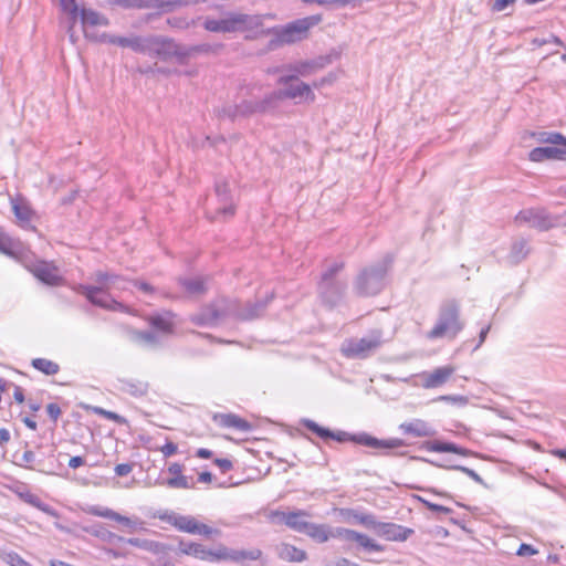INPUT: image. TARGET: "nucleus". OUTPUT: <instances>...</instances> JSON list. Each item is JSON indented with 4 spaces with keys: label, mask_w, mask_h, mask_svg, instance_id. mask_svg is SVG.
<instances>
[{
    "label": "nucleus",
    "mask_w": 566,
    "mask_h": 566,
    "mask_svg": "<svg viewBox=\"0 0 566 566\" xmlns=\"http://www.w3.org/2000/svg\"><path fill=\"white\" fill-rule=\"evenodd\" d=\"M266 306V302L245 303L241 305L235 300L218 297L210 304L203 306L199 312L190 316V322L201 327H213L228 316L240 319H253L261 315Z\"/></svg>",
    "instance_id": "f257e3e1"
},
{
    "label": "nucleus",
    "mask_w": 566,
    "mask_h": 566,
    "mask_svg": "<svg viewBox=\"0 0 566 566\" xmlns=\"http://www.w3.org/2000/svg\"><path fill=\"white\" fill-rule=\"evenodd\" d=\"M301 423L304 428L323 440L332 439L337 442L350 441L359 446L379 450L384 455H389L391 454V450L406 446L405 441L399 438L378 439L367 432H359L354 434L346 431L333 432L328 428L322 427L311 419H303Z\"/></svg>",
    "instance_id": "f03ea898"
},
{
    "label": "nucleus",
    "mask_w": 566,
    "mask_h": 566,
    "mask_svg": "<svg viewBox=\"0 0 566 566\" xmlns=\"http://www.w3.org/2000/svg\"><path fill=\"white\" fill-rule=\"evenodd\" d=\"M465 326L461 318V306L455 300H447L439 307L434 326L428 332L429 339H454Z\"/></svg>",
    "instance_id": "7ed1b4c3"
},
{
    "label": "nucleus",
    "mask_w": 566,
    "mask_h": 566,
    "mask_svg": "<svg viewBox=\"0 0 566 566\" xmlns=\"http://www.w3.org/2000/svg\"><path fill=\"white\" fill-rule=\"evenodd\" d=\"M392 264V256L387 254L375 264L364 268L354 282V290L358 296H374L386 286L387 273Z\"/></svg>",
    "instance_id": "20e7f679"
},
{
    "label": "nucleus",
    "mask_w": 566,
    "mask_h": 566,
    "mask_svg": "<svg viewBox=\"0 0 566 566\" xmlns=\"http://www.w3.org/2000/svg\"><path fill=\"white\" fill-rule=\"evenodd\" d=\"M262 15L229 11L221 19L206 18L203 28L214 33H235L251 31L262 27Z\"/></svg>",
    "instance_id": "39448f33"
},
{
    "label": "nucleus",
    "mask_w": 566,
    "mask_h": 566,
    "mask_svg": "<svg viewBox=\"0 0 566 566\" xmlns=\"http://www.w3.org/2000/svg\"><path fill=\"white\" fill-rule=\"evenodd\" d=\"M322 21L321 14L310 15L297 19L284 27H274L268 30V33L274 34L270 41V49H275L284 44H292L307 38L311 28L317 25Z\"/></svg>",
    "instance_id": "423d86ee"
},
{
    "label": "nucleus",
    "mask_w": 566,
    "mask_h": 566,
    "mask_svg": "<svg viewBox=\"0 0 566 566\" xmlns=\"http://www.w3.org/2000/svg\"><path fill=\"white\" fill-rule=\"evenodd\" d=\"M384 332L379 328L369 331L363 337H350L343 342L340 353L349 359H367L385 344Z\"/></svg>",
    "instance_id": "0eeeda50"
},
{
    "label": "nucleus",
    "mask_w": 566,
    "mask_h": 566,
    "mask_svg": "<svg viewBox=\"0 0 566 566\" xmlns=\"http://www.w3.org/2000/svg\"><path fill=\"white\" fill-rule=\"evenodd\" d=\"M343 261H334L326 265L318 282V293L324 303L336 305L344 296L347 282L337 279V274L344 269Z\"/></svg>",
    "instance_id": "6e6552de"
},
{
    "label": "nucleus",
    "mask_w": 566,
    "mask_h": 566,
    "mask_svg": "<svg viewBox=\"0 0 566 566\" xmlns=\"http://www.w3.org/2000/svg\"><path fill=\"white\" fill-rule=\"evenodd\" d=\"M156 517H158L163 522H166V523L172 525L175 528H177L180 532L202 535L206 537H210L214 534H219L218 530L212 528L207 524L198 522L191 515H181L174 511H165L163 513H158L156 515Z\"/></svg>",
    "instance_id": "1a4fd4ad"
},
{
    "label": "nucleus",
    "mask_w": 566,
    "mask_h": 566,
    "mask_svg": "<svg viewBox=\"0 0 566 566\" xmlns=\"http://www.w3.org/2000/svg\"><path fill=\"white\" fill-rule=\"evenodd\" d=\"M515 221L520 224H528L538 231H548L558 224L559 218L551 214L545 208L536 207L521 210Z\"/></svg>",
    "instance_id": "9d476101"
},
{
    "label": "nucleus",
    "mask_w": 566,
    "mask_h": 566,
    "mask_svg": "<svg viewBox=\"0 0 566 566\" xmlns=\"http://www.w3.org/2000/svg\"><path fill=\"white\" fill-rule=\"evenodd\" d=\"M277 83L285 86L283 90L273 91L279 105L280 102L285 98L294 99L297 97H306L311 101H314L315 98L311 86L304 82L297 81L296 75L281 76Z\"/></svg>",
    "instance_id": "9b49d317"
},
{
    "label": "nucleus",
    "mask_w": 566,
    "mask_h": 566,
    "mask_svg": "<svg viewBox=\"0 0 566 566\" xmlns=\"http://www.w3.org/2000/svg\"><path fill=\"white\" fill-rule=\"evenodd\" d=\"M80 17L85 36L92 41H104L106 36L104 17L99 12L85 7L81 9Z\"/></svg>",
    "instance_id": "f8f14e48"
},
{
    "label": "nucleus",
    "mask_w": 566,
    "mask_h": 566,
    "mask_svg": "<svg viewBox=\"0 0 566 566\" xmlns=\"http://www.w3.org/2000/svg\"><path fill=\"white\" fill-rule=\"evenodd\" d=\"M262 556V551L259 548H253L250 551L245 549H232L227 546H219L217 549H209V562H218V560H232L235 563H241L245 559L249 560H258Z\"/></svg>",
    "instance_id": "ddd939ff"
},
{
    "label": "nucleus",
    "mask_w": 566,
    "mask_h": 566,
    "mask_svg": "<svg viewBox=\"0 0 566 566\" xmlns=\"http://www.w3.org/2000/svg\"><path fill=\"white\" fill-rule=\"evenodd\" d=\"M279 107L274 92L262 98H244L241 101V116L249 117L255 114L272 113Z\"/></svg>",
    "instance_id": "4468645a"
},
{
    "label": "nucleus",
    "mask_w": 566,
    "mask_h": 566,
    "mask_svg": "<svg viewBox=\"0 0 566 566\" xmlns=\"http://www.w3.org/2000/svg\"><path fill=\"white\" fill-rule=\"evenodd\" d=\"M331 537L345 542H356L368 552H382L384 546L370 539L367 535L345 527L331 528Z\"/></svg>",
    "instance_id": "2eb2a0df"
},
{
    "label": "nucleus",
    "mask_w": 566,
    "mask_h": 566,
    "mask_svg": "<svg viewBox=\"0 0 566 566\" xmlns=\"http://www.w3.org/2000/svg\"><path fill=\"white\" fill-rule=\"evenodd\" d=\"M208 0H139V9H156L159 13H168L187 6L206 3Z\"/></svg>",
    "instance_id": "dca6fc26"
},
{
    "label": "nucleus",
    "mask_w": 566,
    "mask_h": 566,
    "mask_svg": "<svg viewBox=\"0 0 566 566\" xmlns=\"http://www.w3.org/2000/svg\"><path fill=\"white\" fill-rule=\"evenodd\" d=\"M114 541L127 543L143 551L153 553L155 555L165 553V545L159 542L139 537L124 538L122 536L108 532V545L113 544Z\"/></svg>",
    "instance_id": "f3484780"
},
{
    "label": "nucleus",
    "mask_w": 566,
    "mask_h": 566,
    "mask_svg": "<svg viewBox=\"0 0 566 566\" xmlns=\"http://www.w3.org/2000/svg\"><path fill=\"white\" fill-rule=\"evenodd\" d=\"M376 534L387 541L403 542L413 534V530L389 522H380Z\"/></svg>",
    "instance_id": "a211bd4d"
},
{
    "label": "nucleus",
    "mask_w": 566,
    "mask_h": 566,
    "mask_svg": "<svg viewBox=\"0 0 566 566\" xmlns=\"http://www.w3.org/2000/svg\"><path fill=\"white\" fill-rule=\"evenodd\" d=\"M30 272L48 285H56L61 281L57 268L48 262H36L29 266Z\"/></svg>",
    "instance_id": "6ab92c4d"
},
{
    "label": "nucleus",
    "mask_w": 566,
    "mask_h": 566,
    "mask_svg": "<svg viewBox=\"0 0 566 566\" xmlns=\"http://www.w3.org/2000/svg\"><path fill=\"white\" fill-rule=\"evenodd\" d=\"M528 158L535 163L546 159H566V144L563 146L536 147L530 151Z\"/></svg>",
    "instance_id": "aec40b11"
},
{
    "label": "nucleus",
    "mask_w": 566,
    "mask_h": 566,
    "mask_svg": "<svg viewBox=\"0 0 566 566\" xmlns=\"http://www.w3.org/2000/svg\"><path fill=\"white\" fill-rule=\"evenodd\" d=\"M174 317L175 315L170 311L157 313L148 317L149 325L161 336L170 335L174 333Z\"/></svg>",
    "instance_id": "412c9836"
},
{
    "label": "nucleus",
    "mask_w": 566,
    "mask_h": 566,
    "mask_svg": "<svg viewBox=\"0 0 566 566\" xmlns=\"http://www.w3.org/2000/svg\"><path fill=\"white\" fill-rule=\"evenodd\" d=\"M399 429L405 433L416 438H427L436 436V430L428 422L421 419H415L409 422H403Z\"/></svg>",
    "instance_id": "4be33fe9"
},
{
    "label": "nucleus",
    "mask_w": 566,
    "mask_h": 566,
    "mask_svg": "<svg viewBox=\"0 0 566 566\" xmlns=\"http://www.w3.org/2000/svg\"><path fill=\"white\" fill-rule=\"evenodd\" d=\"M108 520L118 523L119 530L127 533H134L136 531H145L146 523L139 517H128L124 516L113 510L108 509Z\"/></svg>",
    "instance_id": "5701e85b"
},
{
    "label": "nucleus",
    "mask_w": 566,
    "mask_h": 566,
    "mask_svg": "<svg viewBox=\"0 0 566 566\" xmlns=\"http://www.w3.org/2000/svg\"><path fill=\"white\" fill-rule=\"evenodd\" d=\"M115 388L123 394L138 398L147 394L149 385L148 382L138 379H118Z\"/></svg>",
    "instance_id": "b1692460"
},
{
    "label": "nucleus",
    "mask_w": 566,
    "mask_h": 566,
    "mask_svg": "<svg viewBox=\"0 0 566 566\" xmlns=\"http://www.w3.org/2000/svg\"><path fill=\"white\" fill-rule=\"evenodd\" d=\"M454 367L452 366H442L436 368L429 374H426L423 377V385L426 388H437L442 386L454 373Z\"/></svg>",
    "instance_id": "393cba45"
},
{
    "label": "nucleus",
    "mask_w": 566,
    "mask_h": 566,
    "mask_svg": "<svg viewBox=\"0 0 566 566\" xmlns=\"http://www.w3.org/2000/svg\"><path fill=\"white\" fill-rule=\"evenodd\" d=\"M306 515L304 511L296 512H275L274 516L279 517L281 522H283L290 528L297 531L300 533H304L308 522L304 521L303 517Z\"/></svg>",
    "instance_id": "a878e982"
},
{
    "label": "nucleus",
    "mask_w": 566,
    "mask_h": 566,
    "mask_svg": "<svg viewBox=\"0 0 566 566\" xmlns=\"http://www.w3.org/2000/svg\"><path fill=\"white\" fill-rule=\"evenodd\" d=\"M133 338L137 344L149 349L158 348L163 344V336L156 331H136L133 333Z\"/></svg>",
    "instance_id": "bb28decb"
},
{
    "label": "nucleus",
    "mask_w": 566,
    "mask_h": 566,
    "mask_svg": "<svg viewBox=\"0 0 566 566\" xmlns=\"http://www.w3.org/2000/svg\"><path fill=\"white\" fill-rule=\"evenodd\" d=\"M275 551L284 562L300 563L306 559V553L291 544L282 543L276 546Z\"/></svg>",
    "instance_id": "cd10ccee"
},
{
    "label": "nucleus",
    "mask_w": 566,
    "mask_h": 566,
    "mask_svg": "<svg viewBox=\"0 0 566 566\" xmlns=\"http://www.w3.org/2000/svg\"><path fill=\"white\" fill-rule=\"evenodd\" d=\"M530 254V247L525 239L521 238L513 241L510 253L507 255V262L511 265H516L527 258Z\"/></svg>",
    "instance_id": "c85d7f7f"
},
{
    "label": "nucleus",
    "mask_w": 566,
    "mask_h": 566,
    "mask_svg": "<svg viewBox=\"0 0 566 566\" xmlns=\"http://www.w3.org/2000/svg\"><path fill=\"white\" fill-rule=\"evenodd\" d=\"M178 283L189 295H202L207 292L206 279L202 276L179 277Z\"/></svg>",
    "instance_id": "c756f323"
},
{
    "label": "nucleus",
    "mask_w": 566,
    "mask_h": 566,
    "mask_svg": "<svg viewBox=\"0 0 566 566\" xmlns=\"http://www.w3.org/2000/svg\"><path fill=\"white\" fill-rule=\"evenodd\" d=\"M178 552L184 555L193 556L201 560H208L209 549L202 544L195 542L180 541L178 544Z\"/></svg>",
    "instance_id": "7c9ffc66"
},
{
    "label": "nucleus",
    "mask_w": 566,
    "mask_h": 566,
    "mask_svg": "<svg viewBox=\"0 0 566 566\" xmlns=\"http://www.w3.org/2000/svg\"><path fill=\"white\" fill-rule=\"evenodd\" d=\"M222 427L235 428L240 431L248 432L252 429V424L234 413H222L216 417Z\"/></svg>",
    "instance_id": "2f4dec72"
},
{
    "label": "nucleus",
    "mask_w": 566,
    "mask_h": 566,
    "mask_svg": "<svg viewBox=\"0 0 566 566\" xmlns=\"http://www.w3.org/2000/svg\"><path fill=\"white\" fill-rule=\"evenodd\" d=\"M216 193L219 198V201L224 206L218 210V213L223 216H233L234 207L230 203V189L227 182H217L216 184Z\"/></svg>",
    "instance_id": "473e14b6"
},
{
    "label": "nucleus",
    "mask_w": 566,
    "mask_h": 566,
    "mask_svg": "<svg viewBox=\"0 0 566 566\" xmlns=\"http://www.w3.org/2000/svg\"><path fill=\"white\" fill-rule=\"evenodd\" d=\"M304 534L318 543H325L331 538V528L324 524L308 522Z\"/></svg>",
    "instance_id": "72a5a7b5"
},
{
    "label": "nucleus",
    "mask_w": 566,
    "mask_h": 566,
    "mask_svg": "<svg viewBox=\"0 0 566 566\" xmlns=\"http://www.w3.org/2000/svg\"><path fill=\"white\" fill-rule=\"evenodd\" d=\"M155 484H159V485H165L169 489H182V490H188V489H193L195 488V482L192 480L191 476H187V475H179V476H171L167 480H164V481H159L157 480L155 482Z\"/></svg>",
    "instance_id": "f704fd0d"
},
{
    "label": "nucleus",
    "mask_w": 566,
    "mask_h": 566,
    "mask_svg": "<svg viewBox=\"0 0 566 566\" xmlns=\"http://www.w3.org/2000/svg\"><path fill=\"white\" fill-rule=\"evenodd\" d=\"M140 35H129V36H111L108 35V43L122 46L129 48L136 53H139L140 50Z\"/></svg>",
    "instance_id": "c9c22d12"
},
{
    "label": "nucleus",
    "mask_w": 566,
    "mask_h": 566,
    "mask_svg": "<svg viewBox=\"0 0 566 566\" xmlns=\"http://www.w3.org/2000/svg\"><path fill=\"white\" fill-rule=\"evenodd\" d=\"M86 297L93 303L101 307H105L106 292L103 290V283L101 286H86L84 287Z\"/></svg>",
    "instance_id": "e433bc0d"
},
{
    "label": "nucleus",
    "mask_w": 566,
    "mask_h": 566,
    "mask_svg": "<svg viewBox=\"0 0 566 566\" xmlns=\"http://www.w3.org/2000/svg\"><path fill=\"white\" fill-rule=\"evenodd\" d=\"M214 114L219 118H229L231 120H235L238 117L241 116V102L239 104H226L221 107H218L214 109Z\"/></svg>",
    "instance_id": "4c0bfd02"
},
{
    "label": "nucleus",
    "mask_w": 566,
    "mask_h": 566,
    "mask_svg": "<svg viewBox=\"0 0 566 566\" xmlns=\"http://www.w3.org/2000/svg\"><path fill=\"white\" fill-rule=\"evenodd\" d=\"M158 35L142 36L139 53L156 57Z\"/></svg>",
    "instance_id": "58836bf2"
},
{
    "label": "nucleus",
    "mask_w": 566,
    "mask_h": 566,
    "mask_svg": "<svg viewBox=\"0 0 566 566\" xmlns=\"http://www.w3.org/2000/svg\"><path fill=\"white\" fill-rule=\"evenodd\" d=\"M174 49V40L158 35V46L156 52V57L161 60H168L171 57V50Z\"/></svg>",
    "instance_id": "ea45409f"
},
{
    "label": "nucleus",
    "mask_w": 566,
    "mask_h": 566,
    "mask_svg": "<svg viewBox=\"0 0 566 566\" xmlns=\"http://www.w3.org/2000/svg\"><path fill=\"white\" fill-rule=\"evenodd\" d=\"M32 366L45 375H55L59 371V365L45 358L33 359Z\"/></svg>",
    "instance_id": "a19ab883"
},
{
    "label": "nucleus",
    "mask_w": 566,
    "mask_h": 566,
    "mask_svg": "<svg viewBox=\"0 0 566 566\" xmlns=\"http://www.w3.org/2000/svg\"><path fill=\"white\" fill-rule=\"evenodd\" d=\"M289 71H292L293 75H301V76H308L313 73H315L312 60L308 61H302L294 64H290L287 66Z\"/></svg>",
    "instance_id": "79ce46f5"
},
{
    "label": "nucleus",
    "mask_w": 566,
    "mask_h": 566,
    "mask_svg": "<svg viewBox=\"0 0 566 566\" xmlns=\"http://www.w3.org/2000/svg\"><path fill=\"white\" fill-rule=\"evenodd\" d=\"M537 140L547 143L554 146H563L566 144V138L559 133L542 132L537 134Z\"/></svg>",
    "instance_id": "37998d69"
},
{
    "label": "nucleus",
    "mask_w": 566,
    "mask_h": 566,
    "mask_svg": "<svg viewBox=\"0 0 566 566\" xmlns=\"http://www.w3.org/2000/svg\"><path fill=\"white\" fill-rule=\"evenodd\" d=\"M60 6L64 12L70 14L72 23H74L78 15V8L76 6L75 0H60ZM72 29H73V24L70 25L69 31L71 32Z\"/></svg>",
    "instance_id": "c03bdc74"
},
{
    "label": "nucleus",
    "mask_w": 566,
    "mask_h": 566,
    "mask_svg": "<svg viewBox=\"0 0 566 566\" xmlns=\"http://www.w3.org/2000/svg\"><path fill=\"white\" fill-rule=\"evenodd\" d=\"M338 57L337 53H329L327 55H321L312 60L314 71H318L324 69L325 66L332 64Z\"/></svg>",
    "instance_id": "a18cd8bd"
},
{
    "label": "nucleus",
    "mask_w": 566,
    "mask_h": 566,
    "mask_svg": "<svg viewBox=\"0 0 566 566\" xmlns=\"http://www.w3.org/2000/svg\"><path fill=\"white\" fill-rule=\"evenodd\" d=\"M171 56H176L180 63L186 59L192 56L191 46H185L174 41V49L171 50Z\"/></svg>",
    "instance_id": "49530a36"
},
{
    "label": "nucleus",
    "mask_w": 566,
    "mask_h": 566,
    "mask_svg": "<svg viewBox=\"0 0 566 566\" xmlns=\"http://www.w3.org/2000/svg\"><path fill=\"white\" fill-rule=\"evenodd\" d=\"M193 23V21L188 20L186 17H171L167 19V24L178 30L189 29Z\"/></svg>",
    "instance_id": "de8ad7c7"
},
{
    "label": "nucleus",
    "mask_w": 566,
    "mask_h": 566,
    "mask_svg": "<svg viewBox=\"0 0 566 566\" xmlns=\"http://www.w3.org/2000/svg\"><path fill=\"white\" fill-rule=\"evenodd\" d=\"M2 559L10 566H32L14 552L3 554Z\"/></svg>",
    "instance_id": "09e8293b"
},
{
    "label": "nucleus",
    "mask_w": 566,
    "mask_h": 566,
    "mask_svg": "<svg viewBox=\"0 0 566 566\" xmlns=\"http://www.w3.org/2000/svg\"><path fill=\"white\" fill-rule=\"evenodd\" d=\"M449 469L461 471V472L465 473L468 476H470L476 483H479L483 486H486V483L484 482V480L472 469H469L463 465H451V467H449Z\"/></svg>",
    "instance_id": "8fccbe9b"
},
{
    "label": "nucleus",
    "mask_w": 566,
    "mask_h": 566,
    "mask_svg": "<svg viewBox=\"0 0 566 566\" xmlns=\"http://www.w3.org/2000/svg\"><path fill=\"white\" fill-rule=\"evenodd\" d=\"M380 522L376 520L374 514H364V516L359 517V524L366 526L367 528H371L375 533L378 530V525Z\"/></svg>",
    "instance_id": "3c124183"
},
{
    "label": "nucleus",
    "mask_w": 566,
    "mask_h": 566,
    "mask_svg": "<svg viewBox=\"0 0 566 566\" xmlns=\"http://www.w3.org/2000/svg\"><path fill=\"white\" fill-rule=\"evenodd\" d=\"M12 208H13V212H14L15 217L20 221H29L30 209L28 207L14 202Z\"/></svg>",
    "instance_id": "603ef678"
},
{
    "label": "nucleus",
    "mask_w": 566,
    "mask_h": 566,
    "mask_svg": "<svg viewBox=\"0 0 566 566\" xmlns=\"http://www.w3.org/2000/svg\"><path fill=\"white\" fill-rule=\"evenodd\" d=\"M108 6H117L123 9H139V0H108Z\"/></svg>",
    "instance_id": "864d4df0"
},
{
    "label": "nucleus",
    "mask_w": 566,
    "mask_h": 566,
    "mask_svg": "<svg viewBox=\"0 0 566 566\" xmlns=\"http://www.w3.org/2000/svg\"><path fill=\"white\" fill-rule=\"evenodd\" d=\"M447 444L448 442L434 440V441H427L423 443V447L433 452H446L447 451Z\"/></svg>",
    "instance_id": "5fc2aeb1"
},
{
    "label": "nucleus",
    "mask_w": 566,
    "mask_h": 566,
    "mask_svg": "<svg viewBox=\"0 0 566 566\" xmlns=\"http://www.w3.org/2000/svg\"><path fill=\"white\" fill-rule=\"evenodd\" d=\"M439 400L448 401L459 406H465L468 403V398L461 395H447L439 397Z\"/></svg>",
    "instance_id": "6e6d98bb"
},
{
    "label": "nucleus",
    "mask_w": 566,
    "mask_h": 566,
    "mask_svg": "<svg viewBox=\"0 0 566 566\" xmlns=\"http://www.w3.org/2000/svg\"><path fill=\"white\" fill-rule=\"evenodd\" d=\"M159 450L165 458H169L178 451V446L172 441H167Z\"/></svg>",
    "instance_id": "4d7b16f0"
},
{
    "label": "nucleus",
    "mask_w": 566,
    "mask_h": 566,
    "mask_svg": "<svg viewBox=\"0 0 566 566\" xmlns=\"http://www.w3.org/2000/svg\"><path fill=\"white\" fill-rule=\"evenodd\" d=\"M538 553V551L533 547L532 545L530 544H521L517 552H516V555L518 556H533V555H536Z\"/></svg>",
    "instance_id": "13d9d810"
},
{
    "label": "nucleus",
    "mask_w": 566,
    "mask_h": 566,
    "mask_svg": "<svg viewBox=\"0 0 566 566\" xmlns=\"http://www.w3.org/2000/svg\"><path fill=\"white\" fill-rule=\"evenodd\" d=\"M11 242L8 235L0 231V252L11 254Z\"/></svg>",
    "instance_id": "bf43d9fd"
},
{
    "label": "nucleus",
    "mask_w": 566,
    "mask_h": 566,
    "mask_svg": "<svg viewBox=\"0 0 566 566\" xmlns=\"http://www.w3.org/2000/svg\"><path fill=\"white\" fill-rule=\"evenodd\" d=\"M423 503L428 507V510H430L431 512L443 513V514H449L451 512V509L440 505V504L431 503L428 501H423Z\"/></svg>",
    "instance_id": "052dcab7"
},
{
    "label": "nucleus",
    "mask_w": 566,
    "mask_h": 566,
    "mask_svg": "<svg viewBox=\"0 0 566 566\" xmlns=\"http://www.w3.org/2000/svg\"><path fill=\"white\" fill-rule=\"evenodd\" d=\"M133 470V465L130 463H122L115 467V473L118 476L128 475Z\"/></svg>",
    "instance_id": "680f3d73"
},
{
    "label": "nucleus",
    "mask_w": 566,
    "mask_h": 566,
    "mask_svg": "<svg viewBox=\"0 0 566 566\" xmlns=\"http://www.w3.org/2000/svg\"><path fill=\"white\" fill-rule=\"evenodd\" d=\"M214 464L220 468L222 473L230 471L233 467L232 462L228 459H216Z\"/></svg>",
    "instance_id": "e2e57ef3"
},
{
    "label": "nucleus",
    "mask_w": 566,
    "mask_h": 566,
    "mask_svg": "<svg viewBox=\"0 0 566 566\" xmlns=\"http://www.w3.org/2000/svg\"><path fill=\"white\" fill-rule=\"evenodd\" d=\"M48 415L52 420H56L61 415V408L56 403H49L46 407Z\"/></svg>",
    "instance_id": "0e129e2a"
},
{
    "label": "nucleus",
    "mask_w": 566,
    "mask_h": 566,
    "mask_svg": "<svg viewBox=\"0 0 566 566\" xmlns=\"http://www.w3.org/2000/svg\"><path fill=\"white\" fill-rule=\"evenodd\" d=\"M516 0H495L493 3V10L495 11H503L505 10L510 4H513Z\"/></svg>",
    "instance_id": "69168bd1"
},
{
    "label": "nucleus",
    "mask_w": 566,
    "mask_h": 566,
    "mask_svg": "<svg viewBox=\"0 0 566 566\" xmlns=\"http://www.w3.org/2000/svg\"><path fill=\"white\" fill-rule=\"evenodd\" d=\"M182 471H184V465L178 463V462H174V463H170L169 467H168V472L172 475V476H179L182 474Z\"/></svg>",
    "instance_id": "338daca9"
},
{
    "label": "nucleus",
    "mask_w": 566,
    "mask_h": 566,
    "mask_svg": "<svg viewBox=\"0 0 566 566\" xmlns=\"http://www.w3.org/2000/svg\"><path fill=\"white\" fill-rule=\"evenodd\" d=\"M326 566H356V563H354L345 557H342V558H338L336 562L326 564Z\"/></svg>",
    "instance_id": "774afa93"
}]
</instances>
